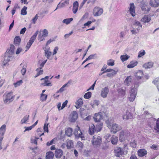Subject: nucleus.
Instances as JSON below:
<instances>
[{
	"mask_svg": "<svg viewBox=\"0 0 159 159\" xmlns=\"http://www.w3.org/2000/svg\"><path fill=\"white\" fill-rule=\"evenodd\" d=\"M47 95L42 93L41 94L40 100L42 102L45 101L47 99Z\"/></svg>",
	"mask_w": 159,
	"mask_h": 159,
	"instance_id": "obj_40",
	"label": "nucleus"
},
{
	"mask_svg": "<svg viewBox=\"0 0 159 159\" xmlns=\"http://www.w3.org/2000/svg\"><path fill=\"white\" fill-rule=\"evenodd\" d=\"M93 145L95 147L99 146L102 143V139L100 136L94 135L93 136L92 140Z\"/></svg>",
	"mask_w": 159,
	"mask_h": 159,
	"instance_id": "obj_5",
	"label": "nucleus"
},
{
	"mask_svg": "<svg viewBox=\"0 0 159 159\" xmlns=\"http://www.w3.org/2000/svg\"><path fill=\"white\" fill-rule=\"evenodd\" d=\"M132 118L131 114L128 110H126L125 113L123 115V118L124 120H127Z\"/></svg>",
	"mask_w": 159,
	"mask_h": 159,
	"instance_id": "obj_19",
	"label": "nucleus"
},
{
	"mask_svg": "<svg viewBox=\"0 0 159 159\" xmlns=\"http://www.w3.org/2000/svg\"><path fill=\"white\" fill-rule=\"evenodd\" d=\"M151 20V17L150 16L145 15L142 18L141 21L143 23V24H145L146 23H148Z\"/></svg>",
	"mask_w": 159,
	"mask_h": 159,
	"instance_id": "obj_14",
	"label": "nucleus"
},
{
	"mask_svg": "<svg viewBox=\"0 0 159 159\" xmlns=\"http://www.w3.org/2000/svg\"><path fill=\"white\" fill-rule=\"evenodd\" d=\"M65 5V4H64V2L62 3H59V4L57 5L56 8L55 10L54 11L56 10L58 8H61L63 7H64Z\"/></svg>",
	"mask_w": 159,
	"mask_h": 159,
	"instance_id": "obj_52",
	"label": "nucleus"
},
{
	"mask_svg": "<svg viewBox=\"0 0 159 159\" xmlns=\"http://www.w3.org/2000/svg\"><path fill=\"white\" fill-rule=\"evenodd\" d=\"M139 86V84H135L134 87L132 88L130 92V94L128 97V99L130 102H133L137 94L136 88Z\"/></svg>",
	"mask_w": 159,
	"mask_h": 159,
	"instance_id": "obj_4",
	"label": "nucleus"
},
{
	"mask_svg": "<svg viewBox=\"0 0 159 159\" xmlns=\"http://www.w3.org/2000/svg\"><path fill=\"white\" fill-rule=\"evenodd\" d=\"M109 91V90L107 87H105L102 89L101 93V96L103 98H106Z\"/></svg>",
	"mask_w": 159,
	"mask_h": 159,
	"instance_id": "obj_13",
	"label": "nucleus"
},
{
	"mask_svg": "<svg viewBox=\"0 0 159 159\" xmlns=\"http://www.w3.org/2000/svg\"><path fill=\"white\" fill-rule=\"evenodd\" d=\"M118 93L120 95L124 96L125 94V90L122 89H119L118 90Z\"/></svg>",
	"mask_w": 159,
	"mask_h": 159,
	"instance_id": "obj_43",
	"label": "nucleus"
},
{
	"mask_svg": "<svg viewBox=\"0 0 159 159\" xmlns=\"http://www.w3.org/2000/svg\"><path fill=\"white\" fill-rule=\"evenodd\" d=\"M115 155L117 157H120V156L122 155L124 151L123 149L120 147L117 148L115 150Z\"/></svg>",
	"mask_w": 159,
	"mask_h": 159,
	"instance_id": "obj_12",
	"label": "nucleus"
},
{
	"mask_svg": "<svg viewBox=\"0 0 159 159\" xmlns=\"http://www.w3.org/2000/svg\"><path fill=\"white\" fill-rule=\"evenodd\" d=\"M130 57V56L129 55L125 54V55H121L120 57V58L121 61L124 62L125 61H126Z\"/></svg>",
	"mask_w": 159,
	"mask_h": 159,
	"instance_id": "obj_36",
	"label": "nucleus"
},
{
	"mask_svg": "<svg viewBox=\"0 0 159 159\" xmlns=\"http://www.w3.org/2000/svg\"><path fill=\"white\" fill-rule=\"evenodd\" d=\"M135 7L133 3H131L130 4L129 8V11L132 16H135Z\"/></svg>",
	"mask_w": 159,
	"mask_h": 159,
	"instance_id": "obj_11",
	"label": "nucleus"
},
{
	"mask_svg": "<svg viewBox=\"0 0 159 159\" xmlns=\"http://www.w3.org/2000/svg\"><path fill=\"white\" fill-rule=\"evenodd\" d=\"M14 47V46L13 45H11L10 49L7 50L5 53L4 60L3 61L4 66H6L9 61L12 60L13 58L12 56L14 52L13 48Z\"/></svg>",
	"mask_w": 159,
	"mask_h": 159,
	"instance_id": "obj_1",
	"label": "nucleus"
},
{
	"mask_svg": "<svg viewBox=\"0 0 159 159\" xmlns=\"http://www.w3.org/2000/svg\"><path fill=\"white\" fill-rule=\"evenodd\" d=\"M77 146L78 147L80 148V149H82L83 148L84 146V145L82 143L79 141L77 142Z\"/></svg>",
	"mask_w": 159,
	"mask_h": 159,
	"instance_id": "obj_51",
	"label": "nucleus"
},
{
	"mask_svg": "<svg viewBox=\"0 0 159 159\" xmlns=\"http://www.w3.org/2000/svg\"><path fill=\"white\" fill-rule=\"evenodd\" d=\"M49 124V123H47L45 122L44 124V125L43 127V129L44 132H46L47 133L48 132V125Z\"/></svg>",
	"mask_w": 159,
	"mask_h": 159,
	"instance_id": "obj_46",
	"label": "nucleus"
},
{
	"mask_svg": "<svg viewBox=\"0 0 159 159\" xmlns=\"http://www.w3.org/2000/svg\"><path fill=\"white\" fill-rule=\"evenodd\" d=\"M131 77L130 76L128 77L125 81V83L127 85H128L131 81Z\"/></svg>",
	"mask_w": 159,
	"mask_h": 159,
	"instance_id": "obj_48",
	"label": "nucleus"
},
{
	"mask_svg": "<svg viewBox=\"0 0 159 159\" xmlns=\"http://www.w3.org/2000/svg\"><path fill=\"white\" fill-rule=\"evenodd\" d=\"M141 7L142 10L144 11V13H146L148 12L150 10V7H147V5L144 4H142Z\"/></svg>",
	"mask_w": 159,
	"mask_h": 159,
	"instance_id": "obj_22",
	"label": "nucleus"
},
{
	"mask_svg": "<svg viewBox=\"0 0 159 159\" xmlns=\"http://www.w3.org/2000/svg\"><path fill=\"white\" fill-rule=\"evenodd\" d=\"M93 118L95 122H98L100 121L102 118L101 113L95 114Z\"/></svg>",
	"mask_w": 159,
	"mask_h": 159,
	"instance_id": "obj_18",
	"label": "nucleus"
},
{
	"mask_svg": "<svg viewBox=\"0 0 159 159\" xmlns=\"http://www.w3.org/2000/svg\"><path fill=\"white\" fill-rule=\"evenodd\" d=\"M58 50V48L57 47H56L54 48L53 54V55H54L57 53Z\"/></svg>",
	"mask_w": 159,
	"mask_h": 159,
	"instance_id": "obj_64",
	"label": "nucleus"
},
{
	"mask_svg": "<svg viewBox=\"0 0 159 159\" xmlns=\"http://www.w3.org/2000/svg\"><path fill=\"white\" fill-rule=\"evenodd\" d=\"M103 126V124L100 123V124L97 125H96V127L95 129V132H97L100 131L102 129Z\"/></svg>",
	"mask_w": 159,
	"mask_h": 159,
	"instance_id": "obj_38",
	"label": "nucleus"
},
{
	"mask_svg": "<svg viewBox=\"0 0 159 159\" xmlns=\"http://www.w3.org/2000/svg\"><path fill=\"white\" fill-rule=\"evenodd\" d=\"M133 25L137 27L136 29L138 30H140L142 28V25L141 24L140 22L138 20H134L133 22Z\"/></svg>",
	"mask_w": 159,
	"mask_h": 159,
	"instance_id": "obj_23",
	"label": "nucleus"
},
{
	"mask_svg": "<svg viewBox=\"0 0 159 159\" xmlns=\"http://www.w3.org/2000/svg\"><path fill=\"white\" fill-rule=\"evenodd\" d=\"M72 129L70 128H68L66 130V134L68 136H70L72 135Z\"/></svg>",
	"mask_w": 159,
	"mask_h": 159,
	"instance_id": "obj_37",
	"label": "nucleus"
},
{
	"mask_svg": "<svg viewBox=\"0 0 159 159\" xmlns=\"http://www.w3.org/2000/svg\"><path fill=\"white\" fill-rule=\"evenodd\" d=\"M137 152L138 156L140 157H143L147 154V151L144 149H139Z\"/></svg>",
	"mask_w": 159,
	"mask_h": 159,
	"instance_id": "obj_20",
	"label": "nucleus"
},
{
	"mask_svg": "<svg viewBox=\"0 0 159 159\" xmlns=\"http://www.w3.org/2000/svg\"><path fill=\"white\" fill-rule=\"evenodd\" d=\"M73 33L72 31H71L70 33L69 34H66L64 36V37L65 39H66L69 37Z\"/></svg>",
	"mask_w": 159,
	"mask_h": 159,
	"instance_id": "obj_60",
	"label": "nucleus"
},
{
	"mask_svg": "<svg viewBox=\"0 0 159 159\" xmlns=\"http://www.w3.org/2000/svg\"><path fill=\"white\" fill-rule=\"evenodd\" d=\"M137 63L138 62L137 61H131L130 62V63L127 66V67L129 68H132L136 66Z\"/></svg>",
	"mask_w": 159,
	"mask_h": 159,
	"instance_id": "obj_35",
	"label": "nucleus"
},
{
	"mask_svg": "<svg viewBox=\"0 0 159 159\" xmlns=\"http://www.w3.org/2000/svg\"><path fill=\"white\" fill-rule=\"evenodd\" d=\"M73 143L72 141L70 140L67 141L66 146L68 149H71L73 147Z\"/></svg>",
	"mask_w": 159,
	"mask_h": 159,
	"instance_id": "obj_33",
	"label": "nucleus"
},
{
	"mask_svg": "<svg viewBox=\"0 0 159 159\" xmlns=\"http://www.w3.org/2000/svg\"><path fill=\"white\" fill-rule=\"evenodd\" d=\"M74 134L76 138L80 137L83 140L84 139V137L83 136L82 133L80 129V127H79L78 126H77L76 128L75 129Z\"/></svg>",
	"mask_w": 159,
	"mask_h": 159,
	"instance_id": "obj_7",
	"label": "nucleus"
},
{
	"mask_svg": "<svg viewBox=\"0 0 159 159\" xmlns=\"http://www.w3.org/2000/svg\"><path fill=\"white\" fill-rule=\"evenodd\" d=\"M46 159H53L54 154L52 152H48L46 153Z\"/></svg>",
	"mask_w": 159,
	"mask_h": 159,
	"instance_id": "obj_34",
	"label": "nucleus"
},
{
	"mask_svg": "<svg viewBox=\"0 0 159 159\" xmlns=\"http://www.w3.org/2000/svg\"><path fill=\"white\" fill-rule=\"evenodd\" d=\"M71 82H72V81L71 80H70L67 82V83H66V84H64L63 86V87H64V88H65V87H66V86L68 87L69 85V84H70L71 83Z\"/></svg>",
	"mask_w": 159,
	"mask_h": 159,
	"instance_id": "obj_62",
	"label": "nucleus"
},
{
	"mask_svg": "<svg viewBox=\"0 0 159 159\" xmlns=\"http://www.w3.org/2000/svg\"><path fill=\"white\" fill-rule=\"evenodd\" d=\"M85 109L81 107L80 110V116H82L84 114Z\"/></svg>",
	"mask_w": 159,
	"mask_h": 159,
	"instance_id": "obj_55",
	"label": "nucleus"
},
{
	"mask_svg": "<svg viewBox=\"0 0 159 159\" xmlns=\"http://www.w3.org/2000/svg\"><path fill=\"white\" fill-rule=\"evenodd\" d=\"M48 30L45 29L42 31V34H43V36L46 37L48 35Z\"/></svg>",
	"mask_w": 159,
	"mask_h": 159,
	"instance_id": "obj_57",
	"label": "nucleus"
},
{
	"mask_svg": "<svg viewBox=\"0 0 159 159\" xmlns=\"http://www.w3.org/2000/svg\"><path fill=\"white\" fill-rule=\"evenodd\" d=\"M44 36H43V34H42L41 32L40 31L39 32V34L38 36V39L39 40H40V41H43V40L44 39L43 37Z\"/></svg>",
	"mask_w": 159,
	"mask_h": 159,
	"instance_id": "obj_47",
	"label": "nucleus"
},
{
	"mask_svg": "<svg viewBox=\"0 0 159 159\" xmlns=\"http://www.w3.org/2000/svg\"><path fill=\"white\" fill-rule=\"evenodd\" d=\"M68 101L67 100L65 101L62 104V106L61 108V109H63L67 105Z\"/></svg>",
	"mask_w": 159,
	"mask_h": 159,
	"instance_id": "obj_59",
	"label": "nucleus"
},
{
	"mask_svg": "<svg viewBox=\"0 0 159 159\" xmlns=\"http://www.w3.org/2000/svg\"><path fill=\"white\" fill-rule=\"evenodd\" d=\"M48 81V80H45L44 83L41 84L43 85L44 86H51V83H47Z\"/></svg>",
	"mask_w": 159,
	"mask_h": 159,
	"instance_id": "obj_50",
	"label": "nucleus"
},
{
	"mask_svg": "<svg viewBox=\"0 0 159 159\" xmlns=\"http://www.w3.org/2000/svg\"><path fill=\"white\" fill-rule=\"evenodd\" d=\"M26 30V29L25 27H24L21 30L20 33L21 34H24L25 33V32Z\"/></svg>",
	"mask_w": 159,
	"mask_h": 159,
	"instance_id": "obj_61",
	"label": "nucleus"
},
{
	"mask_svg": "<svg viewBox=\"0 0 159 159\" xmlns=\"http://www.w3.org/2000/svg\"><path fill=\"white\" fill-rule=\"evenodd\" d=\"M121 129L122 127L121 126L115 123L112 125L111 131V132L113 133V134H116Z\"/></svg>",
	"mask_w": 159,
	"mask_h": 159,
	"instance_id": "obj_8",
	"label": "nucleus"
},
{
	"mask_svg": "<svg viewBox=\"0 0 159 159\" xmlns=\"http://www.w3.org/2000/svg\"><path fill=\"white\" fill-rule=\"evenodd\" d=\"M120 36L121 38H123L125 35V32L124 31L121 32L120 34Z\"/></svg>",
	"mask_w": 159,
	"mask_h": 159,
	"instance_id": "obj_63",
	"label": "nucleus"
},
{
	"mask_svg": "<svg viewBox=\"0 0 159 159\" xmlns=\"http://www.w3.org/2000/svg\"><path fill=\"white\" fill-rule=\"evenodd\" d=\"M78 117L77 112L76 111H72L70 115V120L72 122H75Z\"/></svg>",
	"mask_w": 159,
	"mask_h": 159,
	"instance_id": "obj_10",
	"label": "nucleus"
},
{
	"mask_svg": "<svg viewBox=\"0 0 159 159\" xmlns=\"http://www.w3.org/2000/svg\"><path fill=\"white\" fill-rule=\"evenodd\" d=\"M78 7H79L78 2L77 1H75L73 3V9H72V11H73V12L74 14H75L77 12V10H78Z\"/></svg>",
	"mask_w": 159,
	"mask_h": 159,
	"instance_id": "obj_24",
	"label": "nucleus"
},
{
	"mask_svg": "<svg viewBox=\"0 0 159 159\" xmlns=\"http://www.w3.org/2000/svg\"><path fill=\"white\" fill-rule=\"evenodd\" d=\"M83 102L82 99L80 98L76 101L75 107L77 109H78L83 105Z\"/></svg>",
	"mask_w": 159,
	"mask_h": 159,
	"instance_id": "obj_25",
	"label": "nucleus"
},
{
	"mask_svg": "<svg viewBox=\"0 0 159 159\" xmlns=\"http://www.w3.org/2000/svg\"><path fill=\"white\" fill-rule=\"evenodd\" d=\"M73 20V19L72 18L66 19H64L62 21V22L64 23H65L66 25L69 24L71 21Z\"/></svg>",
	"mask_w": 159,
	"mask_h": 159,
	"instance_id": "obj_42",
	"label": "nucleus"
},
{
	"mask_svg": "<svg viewBox=\"0 0 159 159\" xmlns=\"http://www.w3.org/2000/svg\"><path fill=\"white\" fill-rule=\"evenodd\" d=\"M38 16L37 14H36L34 17L32 19V20L33 22V23L35 24L36 23V21L38 19Z\"/></svg>",
	"mask_w": 159,
	"mask_h": 159,
	"instance_id": "obj_58",
	"label": "nucleus"
},
{
	"mask_svg": "<svg viewBox=\"0 0 159 159\" xmlns=\"http://www.w3.org/2000/svg\"><path fill=\"white\" fill-rule=\"evenodd\" d=\"M44 51L45 56L48 59H49L52 55V52L50 51V48L49 47L47 48L46 49L44 50Z\"/></svg>",
	"mask_w": 159,
	"mask_h": 159,
	"instance_id": "obj_26",
	"label": "nucleus"
},
{
	"mask_svg": "<svg viewBox=\"0 0 159 159\" xmlns=\"http://www.w3.org/2000/svg\"><path fill=\"white\" fill-rule=\"evenodd\" d=\"M15 96L12 94V92H10L5 93L3 96V101L5 104H8L14 99Z\"/></svg>",
	"mask_w": 159,
	"mask_h": 159,
	"instance_id": "obj_2",
	"label": "nucleus"
},
{
	"mask_svg": "<svg viewBox=\"0 0 159 159\" xmlns=\"http://www.w3.org/2000/svg\"><path fill=\"white\" fill-rule=\"evenodd\" d=\"M6 126L3 125L0 128V135L4 136L6 130Z\"/></svg>",
	"mask_w": 159,
	"mask_h": 159,
	"instance_id": "obj_31",
	"label": "nucleus"
},
{
	"mask_svg": "<svg viewBox=\"0 0 159 159\" xmlns=\"http://www.w3.org/2000/svg\"><path fill=\"white\" fill-rule=\"evenodd\" d=\"M145 54V52L144 50H143L142 51H140L139 52V54L138 55V57H141L142 56L144 55Z\"/></svg>",
	"mask_w": 159,
	"mask_h": 159,
	"instance_id": "obj_54",
	"label": "nucleus"
},
{
	"mask_svg": "<svg viewBox=\"0 0 159 159\" xmlns=\"http://www.w3.org/2000/svg\"><path fill=\"white\" fill-rule=\"evenodd\" d=\"M22 83V80H20L18 81H17V82L14 83V85L15 86V87H17L18 86H20Z\"/></svg>",
	"mask_w": 159,
	"mask_h": 159,
	"instance_id": "obj_53",
	"label": "nucleus"
},
{
	"mask_svg": "<svg viewBox=\"0 0 159 159\" xmlns=\"http://www.w3.org/2000/svg\"><path fill=\"white\" fill-rule=\"evenodd\" d=\"M149 5L153 7H158L159 6V0H150Z\"/></svg>",
	"mask_w": 159,
	"mask_h": 159,
	"instance_id": "obj_17",
	"label": "nucleus"
},
{
	"mask_svg": "<svg viewBox=\"0 0 159 159\" xmlns=\"http://www.w3.org/2000/svg\"><path fill=\"white\" fill-rule=\"evenodd\" d=\"M20 66L22 67V68L21 70V72L22 75H24L25 74L26 71V65L25 63H21L20 64Z\"/></svg>",
	"mask_w": 159,
	"mask_h": 159,
	"instance_id": "obj_27",
	"label": "nucleus"
},
{
	"mask_svg": "<svg viewBox=\"0 0 159 159\" xmlns=\"http://www.w3.org/2000/svg\"><path fill=\"white\" fill-rule=\"evenodd\" d=\"M3 138L4 136L0 135V150H1L2 148V144Z\"/></svg>",
	"mask_w": 159,
	"mask_h": 159,
	"instance_id": "obj_56",
	"label": "nucleus"
},
{
	"mask_svg": "<svg viewBox=\"0 0 159 159\" xmlns=\"http://www.w3.org/2000/svg\"><path fill=\"white\" fill-rule=\"evenodd\" d=\"M39 31L37 30L30 38L26 45V48L27 49H28L30 48L31 45L34 41Z\"/></svg>",
	"mask_w": 159,
	"mask_h": 159,
	"instance_id": "obj_6",
	"label": "nucleus"
},
{
	"mask_svg": "<svg viewBox=\"0 0 159 159\" xmlns=\"http://www.w3.org/2000/svg\"><path fill=\"white\" fill-rule=\"evenodd\" d=\"M107 65L109 66H113L114 65V61L111 59L107 61Z\"/></svg>",
	"mask_w": 159,
	"mask_h": 159,
	"instance_id": "obj_49",
	"label": "nucleus"
},
{
	"mask_svg": "<svg viewBox=\"0 0 159 159\" xmlns=\"http://www.w3.org/2000/svg\"><path fill=\"white\" fill-rule=\"evenodd\" d=\"M21 41V39L19 36H16L14 40V43L16 45H18Z\"/></svg>",
	"mask_w": 159,
	"mask_h": 159,
	"instance_id": "obj_39",
	"label": "nucleus"
},
{
	"mask_svg": "<svg viewBox=\"0 0 159 159\" xmlns=\"http://www.w3.org/2000/svg\"><path fill=\"white\" fill-rule=\"evenodd\" d=\"M126 132L124 131H121L120 133L119 140L121 142H123L126 138L127 134Z\"/></svg>",
	"mask_w": 159,
	"mask_h": 159,
	"instance_id": "obj_15",
	"label": "nucleus"
},
{
	"mask_svg": "<svg viewBox=\"0 0 159 159\" xmlns=\"http://www.w3.org/2000/svg\"><path fill=\"white\" fill-rule=\"evenodd\" d=\"M92 93L91 92H89L86 93L84 96V97L86 99H89L91 97Z\"/></svg>",
	"mask_w": 159,
	"mask_h": 159,
	"instance_id": "obj_45",
	"label": "nucleus"
},
{
	"mask_svg": "<svg viewBox=\"0 0 159 159\" xmlns=\"http://www.w3.org/2000/svg\"><path fill=\"white\" fill-rule=\"evenodd\" d=\"M118 141V137L115 135H113L112 136L111 139V142L112 144L113 145H116Z\"/></svg>",
	"mask_w": 159,
	"mask_h": 159,
	"instance_id": "obj_30",
	"label": "nucleus"
},
{
	"mask_svg": "<svg viewBox=\"0 0 159 159\" xmlns=\"http://www.w3.org/2000/svg\"><path fill=\"white\" fill-rule=\"evenodd\" d=\"M153 62H149L143 64V66L145 69L150 68L153 66Z\"/></svg>",
	"mask_w": 159,
	"mask_h": 159,
	"instance_id": "obj_29",
	"label": "nucleus"
},
{
	"mask_svg": "<svg viewBox=\"0 0 159 159\" xmlns=\"http://www.w3.org/2000/svg\"><path fill=\"white\" fill-rule=\"evenodd\" d=\"M151 120L154 122V123H156V125L154 126V129L159 133V120H156L155 118H152Z\"/></svg>",
	"mask_w": 159,
	"mask_h": 159,
	"instance_id": "obj_16",
	"label": "nucleus"
},
{
	"mask_svg": "<svg viewBox=\"0 0 159 159\" xmlns=\"http://www.w3.org/2000/svg\"><path fill=\"white\" fill-rule=\"evenodd\" d=\"M143 73L142 70H139L136 73L135 76L138 80L141 79L143 76Z\"/></svg>",
	"mask_w": 159,
	"mask_h": 159,
	"instance_id": "obj_28",
	"label": "nucleus"
},
{
	"mask_svg": "<svg viewBox=\"0 0 159 159\" xmlns=\"http://www.w3.org/2000/svg\"><path fill=\"white\" fill-rule=\"evenodd\" d=\"M29 115H26L20 121L21 124L25 123L29 119Z\"/></svg>",
	"mask_w": 159,
	"mask_h": 159,
	"instance_id": "obj_41",
	"label": "nucleus"
},
{
	"mask_svg": "<svg viewBox=\"0 0 159 159\" xmlns=\"http://www.w3.org/2000/svg\"><path fill=\"white\" fill-rule=\"evenodd\" d=\"M107 73L106 75H103V77L104 78L111 77L116 74V71L113 69H108L105 71H101L99 73V76H101L103 74Z\"/></svg>",
	"mask_w": 159,
	"mask_h": 159,
	"instance_id": "obj_3",
	"label": "nucleus"
},
{
	"mask_svg": "<svg viewBox=\"0 0 159 159\" xmlns=\"http://www.w3.org/2000/svg\"><path fill=\"white\" fill-rule=\"evenodd\" d=\"M63 155V151L60 149L56 150L55 152V155L57 158H60Z\"/></svg>",
	"mask_w": 159,
	"mask_h": 159,
	"instance_id": "obj_21",
	"label": "nucleus"
},
{
	"mask_svg": "<svg viewBox=\"0 0 159 159\" xmlns=\"http://www.w3.org/2000/svg\"><path fill=\"white\" fill-rule=\"evenodd\" d=\"M95 131V126L93 124L89 127V133L90 135H93L94 134V132Z\"/></svg>",
	"mask_w": 159,
	"mask_h": 159,
	"instance_id": "obj_32",
	"label": "nucleus"
},
{
	"mask_svg": "<svg viewBox=\"0 0 159 159\" xmlns=\"http://www.w3.org/2000/svg\"><path fill=\"white\" fill-rule=\"evenodd\" d=\"M103 12V9L98 7H95L93 10V15L95 16H100Z\"/></svg>",
	"mask_w": 159,
	"mask_h": 159,
	"instance_id": "obj_9",
	"label": "nucleus"
},
{
	"mask_svg": "<svg viewBox=\"0 0 159 159\" xmlns=\"http://www.w3.org/2000/svg\"><path fill=\"white\" fill-rule=\"evenodd\" d=\"M27 9V7L24 6L23 8L21 9V14L23 15H25L27 14L26 9Z\"/></svg>",
	"mask_w": 159,
	"mask_h": 159,
	"instance_id": "obj_44",
	"label": "nucleus"
}]
</instances>
